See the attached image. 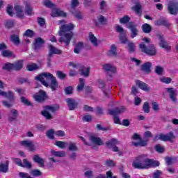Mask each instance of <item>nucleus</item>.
<instances>
[{"instance_id": "f257e3e1", "label": "nucleus", "mask_w": 178, "mask_h": 178, "mask_svg": "<svg viewBox=\"0 0 178 178\" xmlns=\"http://www.w3.org/2000/svg\"><path fill=\"white\" fill-rule=\"evenodd\" d=\"M35 80L40 81L44 87H49L52 91L56 90L59 87V83L56 78L49 72H43L35 76Z\"/></svg>"}, {"instance_id": "f03ea898", "label": "nucleus", "mask_w": 178, "mask_h": 178, "mask_svg": "<svg viewBox=\"0 0 178 178\" xmlns=\"http://www.w3.org/2000/svg\"><path fill=\"white\" fill-rule=\"evenodd\" d=\"M143 136L145 140H143V138H141V136L138 135V134H134L131 137L132 140H138V142H132V145H134V147H136V148L147 147V145H148V141H149L148 138H152V133H151V131H147L144 133Z\"/></svg>"}, {"instance_id": "7ed1b4c3", "label": "nucleus", "mask_w": 178, "mask_h": 178, "mask_svg": "<svg viewBox=\"0 0 178 178\" xmlns=\"http://www.w3.org/2000/svg\"><path fill=\"white\" fill-rule=\"evenodd\" d=\"M132 166L135 169H148V158H147V155L141 154L136 156L132 163Z\"/></svg>"}, {"instance_id": "20e7f679", "label": "nucleus", "mask_w": 178, "mask_h": 178, "mask_svg": "<svg viewBox=\"0 0 178 178\" xmlns=\"http://www.w3.org/2000/svg\"><path fill=\"white\" fill-rule=\"evenodd\" d=\"M125 111L126 107L124 106L116 107L114 109H109L108 115L113 116V120L115 124H122V122H120V118H119L118 115H121V113H124Z\"/></svg>"}, {"instance_id": "39448f33", "label": "nucleus", "mask_w": 178, "mask_h": 178, "mask_svg": "<svg viewBox=\"0 0 178 178\" xmlns=\"http://www.w3.org/2000/svg\"><path fill=\"white\" fill-rule=\"evenodd\" d=\"M139 48L143 54H146V55H148L149 56H155L158 53L156 47L152 44H150L147 47L145 44L142 42L139 44Z\"/></svg>"}, {"instance_id": "423d86ee", "label": "nucleus", "mask_w": 178, "mask_h": 178, "mask_svg": "<svg viewBox=\"0 0 178 178\" xmlns=\"http://www.w3.org/2000/svg\"><path fill=\"white\" fill-rule=\"evenodd\" d=\"M156 138H159V140H161V141H170V143H173V140L176 138V136L173 132L170 131L165 135L160 134L159 136H156Z\"/></svg>"}, {"instance_id": "0eeeda50", "label": "nucleus", "mask_w": 178, "mask_h": 178, "mask_svg": "<svg viewBox=\"0 0 178 178\" xmlns=\"http://www.w3.org/2000/svg\"><path fill=\"white\" fill-rule=\"evenodd\" d=\"M115 30L117 33H120V41L121 44H127V37H126L127 31H124L120 25L115 26Z\"/></svg>"}, {"instance_id": "6e6552de", "label": "nucleus", "mask_w": 178, "mask_h": 178, "mask_svg": "<svg viewBox=\"0 0 178 178\" xmlns=\"http://www.w3.org/2000/svg\"><path fill=\"white\" fill-rule=\"evenodd\" d=\"M167 9L170 15H177L178 2L176 1H170L168 4Z\"/></svg>"}, {"instance_id": "1a4fd4ad", "label": "nucleus", "mask_w": 178, "mask_h": 178, "mask_svg": "<svg viewBox=\"0 0 178 178\" xmlns=\"http://www.w3.org/2000/svg\"><path fill=\"white\" fill-rule=\"evenodd\" d=\"M127 29L131 31V38H134L138 35V29H137V24L134 22H130L127 24Z\"/></svg>"}, {"instance_id": "9d476101", "label": "nucleus", "mask_w": 178, "mask_h": 178, "mask_svg": "<svg viewBox=\"0 0 178 178\" xmlns=\"http://www.w3.org/2000/svg\"><path fill=\"white\" fill-rule=\"evenodd\" d=\"M69 111H76L79 108V102L76 99L69 97L65 99Z\"/></svg>"}, {"instance_id": "9b49d317", "label": "nucleus", "mask_w": 178, "mask_h": 178, "mask_svg": "<svg viewBox=\"0 0 178 178\" xmlns=\"http://www.w3.org/2000/svg\"><path fill=\"white\" fill-rule=\"evenodd\" d=\"M73 35L74 34L73 32L70 31L64 35L63 37H60L58 39L59 42H64L67 47H69V44H70V41H72V38H73Z\"/></svg>"}, {"instance_id": "f8f14e48", "label": "nucleus", "mask_w": 178, "mask_h": 178, "mask_svg": "<svg viewBox=\"0 0 178 178\" xmlns=\"http://www.w3.org/2000/svg\"><path fill=\"white\" fill-rule=\"evenodd\" d=\"M74 29V24L70 23L67 24H63L60 29V31L58 32V35L60 37H62L63 35V33H68L70 31H72Z\"/></svg>"}, {"instance_id": "ddd939ff", "label": "nucleus", "mask_w": 178, "mask_h": 178, "mask_svg": "<svg viewBox=\"0 0 178 178\" xmlns=\"http://www.w3.org/2000/svg\"><path fill=\"white\" fill-rule=\"evenodd\" d=\"M33 98L36 102H44L47 99V93L44 90H40L38 93L33 95Z\"/></svg>"}, {"instance_id": "4468645a", "label": "nucleus", "mask_w": 178, "mask_h": 178, "mask_svg": "<svg viewBox=\"0 0 178 178\" xmlns=\"http://www.w3.org/2000/svg\"><path fill=\"white\" fill-rule=\"evenodd\" d=\"M157 37L159 40V46L161 48H163L165 49V51H170V46L168 44V42L165 40V38L163 37V35H157Z\"/></svg>"}, {"instance_id": "2eb2a0df", "label": "nucleus", "mask_w": 178, "mask_h": 178, "mask_svg": "<svg viewBox=\"0 0 178 178\" xmlns=\"http://www.w3.org/2000/svg\"><path fill=\"white\" fill-rule=\"evenodd\" d=\"M155 26H163V27H166V29H169L171 24L169 23V21L167 20L165 17H161L158 20L154 21Z\"/></svg>"}, {"instance_id": "dca6fc26", "label": "nucleus", "mask_w": 178, "mask_h": 178, "mask_svg": "<svg viewBox=\"0 0 178 178\" xmlns=\"http://www.w3.org/2000/svg\"><path fill=\"white\" fill-rule=\"evenodd\" d=\"M44 44H45V40H44L42 38H37L35 39L33 43V49H35V51H40V49L42 48Z\"/></svg>"}, {"instance_id": "f3484780", "label": "nucleus", "mask_w": 178, "mask_h": 178, "mask_svg": "<svg viewBox=\"0 0 178 178\" xmlns=\"http://www.w3.org/2000/svg\"><path fill=\"white\" fill-rule=\"evenodd\" d=\"M152 67V63L151 62H146L141 65L140 70L146 74L151 73V68Z\"/></svg>"}, {"instance_id": "a211bd4d", "label": "nucleus", "mask_w": 178, "mask_h": 178, "mask_svg": "<svg viewBox=\"0 0 178 178\" xmlns=\"http://www.w3.org/2000/svg\"><path fill=\"white\" fill-rule=\"evenodd\" d=\"M21 145L23 147H26L29 149L31 152H34L35 151V145H34V142L31 140H23L21 142Z\"/></svg>"}, {"instance_id": "6ab92c4d", "label": "nucleus", "mask_w": 178, "mask_h": 178, "mask_svg": "<svg viewBox=\"0 0 178 178\" xmlns=\"http://www.w3.org/2000/svg\"><path fill=\"white\" fill-rule=\"evenodd\" d=\"M136 84L140 88V90H143V91H145V92H149L150 91L151 88L148 84L145 83V82H143L140 80L136 81Z\"/></svg>"}, {"instance_id": "aec40b11", "label": "nucleus", "mask_w": 178, "mask_h": 178, "mask_svg": "<svg viewBox=\"0 0 178 178\" xmlns=\"http://www.w3.org/2000/svg\"><path fill=\"white\" fill-rule=\"evenodd\" d=\"M166 91L169 93V97L172 102H177V91L173 90V88H166Z\"/></svg>"}, {"instance_id": "412c9836", "label": "nucleus", "mask_w": 178, "mask_h": 178, "mask_svg": "<svg viewBox=\"0 0 178 178\" xmlns=\"http://www.w3.org/2000/svg\"><path fill=\"white\" fill-rule=\"evenodd\" d=\"M97 20L94 19V24L96 26V27H99V24H102V26L108 23V19L104 17V15H100L97 17Z\"/></svg>"}, {"instance_id": "4be33fe9", "label": "nucleus", "mask_w": 178, "mask_h": 178, "mask_svg": "<svg viewBox=\"0 0 178 178\" xmlns=\"http://www.w3.org/2000/svg\"><path fill=\"white\" fill-rule=\"evenodd\" d=\"M19 118V111L12 109L8 114V122H15Z\"/></svg>"}, {"instance_id": "5701e85b", "label": "nucleus", "mask_w": 178, "mask_h": 178, "mask_svg": "<svg viewBox=\"0 0 178 178\" xmlns=\"http://www.w3.org/2000/svg\"><path fill=\"white\" fill-rule=\"evenodd\" d=\"M90 67H86L84 65L79 67V72L81 76L83 77H88L90 76Z\"/></svg>"}, {"instance_id": "b1692460", "label": "nucleus", "mask_w": 178, "mask_h": 178, "mask_svg": "<svg viewBox=\"0 0 178 178\" xmlns=\"http://www.w3.org/2000/svg\"><path fill=\"white\" fill-rule=\"evenodd\" d=\"M106 144V147H107V148H112L113 147H115L116 145H119L120 143L119 140H118V139L116 138H111L110 140L106 141L105 143Z\"/></svg>"}, {"instance_id": "393cba45", "label": "nucleus", "mask_w": 178, "mask_h": 178, "mask_svg": "<svg viewBox=\"0 0 178 178\" xmlns=\"http://www.w3.org/2000/svg\"><path fill=\"white\" fill-rule=\"evenodd\" d=\"M131 9L132 10H134L136 15H138V16H141L143 13V6H141V3L137 2L136 5L131 8Z\"/></svg>"}, {"instance_id": "a878e982", "label": "nucleus", "mask_w": 178, "mask_h": 178, "mask_svg": "<svg viewBox=\"0 0 178 178\" xmlns=\"http://www.w3.org/2000/svg\"><path fill=\"white\" fill-rule=\"evenodd\" d=\"M23 69V60H19L17 62L13 63V70H15L16 72H19Z\"/></svg>"}, {"instance_id": "bb28decb", "label": "nucleus", "mask_w": 178, "mask_h": 178, "mask_svg": "<svg viewBox=\"0 0 178 178\" xmlns=\"http://www.w3.org/2000/svg\"><path fill=\"white\" fill-rule=\"evenodd\" d=\"M89 140L91 141V143L95 144L96 145H104V141H102L101 138L90 136Z\"/></svg>"}, {"instance_id": "cd10ccee", "label": "nucleus", "mask_w": 178, "mask_h": 178, "mask_svg": "<svg viewBox=\"0 0 178 178\" xmlns=\"http://www.w3.org/2000/svg\"><path fill=\"white\" fill-rule=\"evenodd\" d=\"M59 105L58 104H55L54 106H49L47 105L43 106V109H45V111H50V112H52V113H54V112H56V111H59Z\"/></svg>"}, {"instance_id": "c85d7f7f", "label": "nucleus", "mask_w": 178, "mask_h": 178, "mask_svg": "<svg viewBox=\"0 0 178 178\" xmlns=\"http://www.w3.org/2000/svg\"><path fill=\"white\" fill-rule=\"evenodd\" d=\"M49 54H51V55L54 56L56 55H60L62 54V51L59 50V49H57L56 47H54V45L50 44L49 45Z\"/></svg>"}, {"instance_id": "c756f323", "label": "nucleus", "mask_w": 178, "mask_h": 178, "mask_svg": "<svg viewBox=\"0 0 178 178\" xmlns=\"http://www.w3.org/2000/svg\"><path fill=\"white\" fill-rule=\"evenodd\" d=\"M49 54H51V55L54 56L56 55H60L62 54V51L59 50V49H57L56 47H54V45L50 44L49 45Z\"/></svg>"}, {"instance_id": "7c9ffc66", "label": "nucleus", "mask_w": 178, "mask_h": 178, "mask_svg": "<svg viewBox=\"0 0 178 178\" xmlns=\"http://www.w3.org/2000/svg\"><path fill=\"white\" fill-rule=\"evenodd\" d=\"M33 161L35 163H38L40 166H44V163H45V161L44 160V159L40 157V156H38V154H35L33 156Z\"/></svg>"}, {"instance_id": "2f4dec72", "label": "nucleus", "mask_w": 178, "mask_h": 178, "mask_svg": "<svg viewBox=\"0 0 178 178\" xmlns=\"http://www.w3.org/2000/svg\"><path fill=\"white\" fill-rule=\"evenodd\" d=\"M40 69H41V67L34 63L26 65V70H28V72H35V70H38Z\"/></svg>"}, {"instance_id": "473e14b6", "label": "nucleus", "mask_w": 178, "mask_h": 178, "mask_svg": "<svg viewBox=\"0 0 178 178\" xmlns=\"http://www.w3.org/2000/svg\"><path fill=\"white\" fill-rule=\"evenodd\" d=\"M24 12L28 16H32V15H34V12H33V6H31L30 3H26Z\"/></svg>"}, {"instance_id": "72a5a7b5", "label": "nucleus", "mask_w": 178, "mask_h": 178, "mask_svg": "<svg viewBox=\"0 0 178 178\" xmlns=\"http://www.w3.org/2000/svg\"><path fill=\"white\" fill-rule=\"evenodd\" d=\"M118 47H116V44H111L110 50H108V56H117L118 55Z\"/></svg>"}, {"instance_id": "f704fd0d", "label": "nucleus", "mask_w": 178, "mask_h": 178, "mask_svg": "<svg viewBox=\"0 0 178 178\" xmlns=\"http://www.w3.org/2000/svg\"><path fill=\"white\" fill-rule=\"evenodd\" d=\"M84 48V42H79L78 43H76V44L75 45L74 48V54H80V52H81V49Z\"/></svg>"}, {"instance_id": "c9c22d12", "label": "nucleus", "mask_w": 178, "mask_h": 178, "mask_svg": "<svg viewBox=\"0 0 178 178\" xmlns=\"http://www.w3.org/2000/svg\"><path fill=\"white\" fill-rule=\"evenodd\" d=\"M9 172V161H7L6 164H0V173H8Z\"/></svg>"}, {"instance_id": "e433bc0d", "label": "nucleus", "mask_w": 178, "mask_h": 178, "mask_svg": "<svg viewBox=\"0 0 178 178\" xmlns=\"http://www.w3.org/2000/svg\"><path fill=\"white\" fill-rule=\"evenodd\" d=\"M160 163L159 161H155L152 159H148V163H147V169H149V168H156L158 166H159Z\"/></svg>"}, {"instance_id": "4c0bfd02", "label": "nucleus", "mask_w": 178, "mask_h": 178, "mask_svg": "<svg viewBox=\"0 0 178 178\" xmlns=\"http://www.w3.org/2000/svg\"><path fill=\"white\" fill-rule=\"evenodd\" d=\"M86 86V80L83 78L79 79V83L76 87V91L77 92H80L81 91H83L84 90V86Z\"/></svg>"}, {"instance_id": "58836bf2", "label": "nucleus", "mask_w": 178, "mask_h": 178, "mask_svg": "<svg viewBox=\"0 0 178 178\" xmlns=\"http://www.w3.org/2000/svg\"><path fill=\"white\" fill-rule=\"evenodd\" d=\"M103 69L106 72H111V73H116V67L111 64H105L103 65Z\"/></svg>"}, {"instance_id": "ea45409f", "label": "nucleus", "mask_w": 178, "mask_h": 178, "mask_svg": "<svg viewBox=\"0 0 178 178\" xmlns=\"http://www.w3.org/2000/svg\"><path fill=\"white\" fill-rule=\"evenodd\" d=\"M142 30L145 34H149L152 31V26L148 24H144L142 26Z\"/></svg>"}, {"instance_id": "a19ab883", "label": "nucleus", "mask_w": 178, "mask_h": 178, "mask_svg": "<svg viewBox=\"0 0 178 178\" xmlns=\"http://www.w3.org/2000/svg\"><path fill=\"white\" fill-rule=\"evenodd\" d=\"M165 161L168 166H170V165H173L177 161V158L166 156L165 157Z\"/></svg>"}, {"instance_id": "79ce46f5", "label": "nucleus", "mask_w": 178, "mask_h": 178, "mask_svg": "<svg viewBox=\"0 0 178 178\" xmlns=\"http://www.w3.org/2000/svg\"><path fill=\"white\" fill-rule=\"evenodd\" d=\"M51 154L54 155V156H57L58 158H63L66 156V153L63 151L56 152L55 150H51Z\"/></svg>"}, {"instance_id": "37998d69", "label": "nucleus", "mask_w": 178, "mask_h": 178, "mask_svg": "<svg viewBox=\"0 0 178 178\" xmlns=\"http://www.w3.org/2000/svg\"><path fill=\"white\" fill-rule=\"evenodd\" d=\"M106 177L104 174H99L96 178H117L116 176L113 177V173L111 171H107Z\"/></svg>"}, {"instance_id": "c03bdc74", "label": "nucleus", "mask_w": 178, "mask_h": 178, "mask_svg": "<svg viewBox=\"0 0 178 178\" xmlns=\"http://www.w3.org/2000/svg\"><path fill=\"white\" fill-rule=\"evenodd\" d=\"M42 116H44L47 120H51V119H54V117H52V114H51L48 111L44 109V111H41Z\"/></svg>"}, {"instance_id": "a18cd8bd", "label": "nucleus", "mask_w": 178, "mask_h": 178, "mask_svg": "<svg viewBox=\"0 0 178 178\" xmlns=\"http://www.w3.org/2000/svg\"><path fill=\"white\" fill-rule=\"evenodd\" d=\"M1 55L4 58H12V56H13V58H15V56H13V51L8 49L1 51Z\"/></svg>"}, {"instance_id": "49530a36", "label": "nucleus", "mask_w": 178, "mask_h": 178, "mask_svg": "<svg viewBox=\"0 0 178 178\" xmlns=\"http://www.w3.org/2000/svg\"><path fill=\"white\" fill-rule=\"evenodd\" d=\"M89 39L94 47H97L98 45V40H97V38L94 36V34H92L91 32L89 33Z\"/></svg>"}, {"instance_id": "de8ad7c7", "label": "nucleus", "mask_w": 178, "mask_h": 178, "mask_svg": "<svg viewBox=\"0 0 178 178\" xmlns=\"http://www.w3.org/2000/svg\"><path fill=\"white\" fill-rule=\"evenodd\" d=\"M127 47L129 54H134L136 51V44L133 42H129L127 43Z\"/></svg>"}, {"instance_id": "09e8293b", "label": "nucleus", "mask_w": 178, "mask_h": 178, "mask_svg": "<svg viewBox=\"0 0 178 178\" xmlns=\"http://www.w3.org/2000/svg\"><path fill=\"white\" fill-rule=\"evenodd\" d=\"M10 40L14 45H19L20 44V38H19L17 35H12L10 36Z\"/></svg>"}, {"instance_id": "8fccbe9b", "label": "nucleus", "mask_w": 178, "mask_h": 178, "mask_svg": "<svg viewBox=\"0 0 178 178\" xmlns=\"http://www.w3.org/2000/svg\"><path fill=\"white\" fill-rule=\"evenodd\" d=\"M2 69L3 70H7V72H10V70H13V63H6L3 65Z\"/></svg>"}, {"instance_id": "3c124183", "label": "nucleus", "mask_w": 178, "mask_h": 178, "mask_svg": "<svg viewBox=\"0 0 178 178\" xmlns=\"http://www.w3.org/2000/svg\"><path fill=\"white\" fill-rule=\"evenodd\" d=\"M22 168H26V169H31L33 168V164L30 161H27V159L22 160Z\"/></svg>"}, {"instance_id": "603ef678", "label": "nucleus", "mask_w": 178, "mask_h": 178, "mask_svg": "<svg viewBox=\"0 0 178 178\" xmlns=\"http://www.w3.org/2000/svg\"><path fill=\"white\" fill-rule=\"evenodd\" d=\"M4 97L7 98L10 102L15 99V93L12 91H8V92H6Z\"/></svg>"}, {"instance_id": "864d4df0", "label": "nucleus", "mask_w": 178, "mask_h": 178, "mask_svg": "<svg viewBox=\"0 0 178 178\" xmlns=\"http://www.w3.org/2000/svg\"><path fill=\"white\" fill-rule=\"evenodd\" d=\"M74 90V88H73V86H69L64 88V92L65 95H71V94H73Z\"/></svg>"}, {"instance_id": "5fc2aeb1", "label": "nucleus", "mask_w": 178, "mask_h": 178, "mask_svg": "<svg viewBox=\"0 0 178 178\" xmlns=\"http://www.w3.org/2000/svg\"><path fill=\"white\" fill-rule=\"evenodd\" d=\"M55 130L50 129L46 132V136L49 140H55Z\"/></svg>"}, {"instance_id": "6e6d98bb", "label": "nucleus", "mask_w": 178, "mask_h": 178, "mask_svg": "<svg viewBox=\"0 0 178 178\" xmlns=\"http://www.w3.org/2000/svg\"><path fill=\"white\" fill-rule=\"evenodd\" d=\"M131 18L129 15H125L122 18L120 19V23L121 24H129L130 23Z\"/></svg>"}, {"instance_id": "4d7b16f0", "label": "nucleus", "mask_w": 178, "mask_h": 178, "mask_svg": "<svg viewBox=\"0 0 178 178\" xmlns=\"http://www.w3.org/2000/svg\"><path fill=\"white\" fill-rule=\"evenodd\" d=\"M34 35H35V33L31 29H27L24 33V37H29V38H33Z\"/></svg>"}, {"instance_id": "13d9d810", "label": "nucleus", "mask_w": 178, "mask_h": 178, "mask_svg": "<svg viewBox=\"0 0 178 178\" xmlns=\"http://www.w3.org/2000/svg\"><path fill=\"white\" fill-rule=\"evenodd\" d=\"M154 149L156 151V152H159V154H163V152H165V147L161 145L160 144L156 145Z\"/></svg>"}, {"instance_id": "bf43d9fd", "label": "nucleus", "mask_w": 178, "mask_h": 178, "mask_svg": "<svg viewBox=\"0 0 178 178\" xmlns=\"http://www.w3.org/2000/svg\"><path fill=\"white\" fill-rule=\"evenodd\" d=\"M56 76L60 80H65L67 77V75L60 70L56 71Z\"/></svg>"}, {"instance_id": "052dcab7", "label": "nucleus", "mask_w": 178, "mask_h": 178, "mask_svg": "<svg viewBox=\"0 0 178 178\" xmlns=\"http://www.w3.org/2000/svg\"><path fill=\"white\" fill-rule=\"evenodd\" d=\"M30 173L34 177H38V176L42 175V172L40 170H38V169L31 170Z\"/></svg>"}, {"instance_id": "680f3d73", "label": "nucleus", "mask_w": 178, "mask_h": 178, "mask_svg": "<svg viewBox=\"0 0 178 178\" xmlns=\"http://www.w3.org/2000/svg\"><path fill=\"white\" fill-rule=\"evenodd\" d=\"M15 26V20L8 19L6 22L5 27L6 29H12Z\"/></svg>"}, {"instance_id": "e2e57ef3", "label": "nucleus", "mask_w": 178, "mask_h": 178, "mask_svg": "<svg viewBox=\"0 0 178 178\" xmlns=\"http://www.w3.org/2000/svg\"><path fill=\"white\" fill-rule=\"evenodd\" d=\"M72 15H74V17L78 19V20H81V19H83V13L79 10L72 11Z\"/></svg>"}, {"instance_id": "0e129e2a", "label": "nucleus", "mask_w": 178, "mask_h": 178, "mask_svg": "<svg viewBox=\"0 0 178 178\" xmlns=\"http://www.w3.org/2000/svg\"><path fill=\"white\" fill-rule=\"evenodd\" d=\"M20 101L24 105L26 106H31V102H30V101H29V99H27L25 97H21Z\"/></svg>"}, {"instance_id": "69168bd1", "label": "nucleus", "mask_w": 178, "mask_h": 178, "mask_svg": "<svg viewBox=\"0 0 178 178\" xmlns=\"http://www.w3.org/2000/svg\"><path fill=\"white\" fill-rule=\"evenodd\" d=\"M163 67H161V66H156L155 69H154V72L156 74H158L159 76H162L163 73Z\"/></svg>"}, {"instance_id": "338daca9", "label": "nucleus", "mask_w": 178, "mask_h": 178, "mask_svg": "<svg viewBox=\"0 0 178 178\" xmlns=\"http://www.w3.org/2000/svg\"><path fill=\"white\" fill-rule=\"evenodd\" d=\"M69 151H77L79 148L76 145V143H70L69 147H68Z\"/></svg>"}, {"instance_id": "774afa93", "label": "nucleus", "mask_w": 178, "mask_h": 178, "mask_svg": "<svg viewBox=\"0 0 178 178\" xmlns=\"http://www.w3.org/2000/svg\"><path fill=\"white\" fill-rule=\"evenodd\" d=\"M19 176L20 178H34V177H32L31 176H30V175H29V173H27V172H19Z\"/></svg>"}]
</instances>
